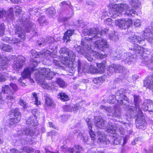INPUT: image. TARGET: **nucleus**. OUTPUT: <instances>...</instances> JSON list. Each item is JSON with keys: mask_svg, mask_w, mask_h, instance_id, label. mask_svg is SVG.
Returning <instances> with one entry per match:
<instances>
[{"mask_svg": "<svg viewBox=\"0 0 153 153\" xmlns=\"http://www.w3.org/2000/svg\"><path fill=\"white\" fill-rule=\"evenodd\" d=\"M74 32V30H69L64 34L63 37V40L64 41H66V42H69L70 39V37L72 35Z\"/></svg>", "mask_w": 153, "mask_h": 153, "instance_id": "obj_37", "label": "nucleus"}, {"mask_svg": "<svg viewBox=\"0 0 153 153\" xmlns=\"http://www.w3.org/2000/svg\"><path fill=\"white\" fill-rule=\"evenodd\" d=\"M13 12H14L16 15V16L18 17L19 16V19L20 17L22 18V17L24 16H21L22 15L23 13V12L22 11L21 7L17 5L14 8H13Z\"/></svg>", "mask_w": 153, "mask_h": 153, "instance_id": "obj_38", "label": "nucleus"}, {"mask_svg": "<svg viewBox=\"0 0 153 153\" xmlns=\"http://www.w3.org/2000/svg\"><path fill=\"white\" fill-rule=\"evenodd\" d=\"M137 115L134 117H131L130 116H127L129 118H135L137 117L136 119V125L137 128L143 129L146 125L147 122L145 119V117L142 111L141 114H139L138 112H136Z\"/></svg>", "mask_w": 153, "mask_h": 153, "instance_id": "obj_13", "label": "nucleus"}, {"mask_svg": "<svg viewBox=\"0 0 153 153\" xmlns=\"http://www.w3.org/2000/svg\"><path fill=\"white\" fill-rule=\"evenodd\" d=\"M25 58L22 56H19L16 58V60L14 61L13 65V68L16 70H18L22 68L25 65Z\"/></svg>", "mask_w": 153, "mask_h": 153, "instance_id": "obj_21", "label": "nucleus"}, {"mask_svg": "<svg viewBox=\"0 0 153 153\" xmlns=\"http://www.w3.org/2000/svg\"><path fill=\"white\" fill-rule=\"evenodd\" d=\"M113 127L116 129V134H117L118 132H119L120 134L123 135L125 133L124 129L121 126L117 123H115L114 126L112 125Z\"/></svg>", "mask_w": 153, "mask_h": 153, "instance_id": "obj_39", "label": "nucleus"}, {"mask_svg": "<svg viewBox=\"0 0 153 153\" xmlns=\"http://www.w3.org/2000/svg\"><path fill=\"white\" fill-rule=\"evenodd\" d=\"M75 134L78 137L82 136L83 137V140H84V142H85L88 140V137H84L83 136L82 132H80L79 131H78L76 132H75Z\"/></svg>", "mask_w": 153, "mask_h": 153, "instance_id": "obj_54", "label": "nucleus"}, {"mask_svg": "<svg viewBox=\"0 0 153 153\" xmlns=\"http://www.w3.org/2000/svg\"><path fill=\"white\" fill-rule=\"evenodd\" d=\"M77 23L76 24V26L78 27H79L82 28H83V21L82 20H78L76 22Z\"/></svg>", "mask_w": 153, "mask_h": 153, "instance_id": "obj_63", "label": "nucleus"}, {"mask_svg": "<svg viewBox=\"0 0 153 153\" xmlns=\"http://www.w3.org/2000/svg\"><path fill=\"white\" fill-rule=\"evenodd\" d=\"M26 123L27 125L32 126H37L38 124V121L36 117H29L26 120Z\"/></svg>", "mask_w": 153, "mask_h": 153, "instance_id": "obj_35", "label": "nucleus"}, {"mask_svg": "<svg viewBox=\"0 0 153 153\" xmlns=\"http://www.w3.org/2000/svg\"><path fill=\"white\" fill-rule=\"evenodd\" d=\"M94 123L98 128L103 129H105L108 133L111 132V129L113 128L111 123H108L106 124V121L101 116L94 117Z\"/></svg>", "mask_w": 153, "mask_h": 153, "instance_id": "obj_10", "label": "nucleus"}, {"mask_svg": "<svg viewBox=\"0 0 153 153\" xmlns=\"http://www.w3.org/2000/svg\"><path fill=\"white\" fill-rule=\"evenodd\" d=\"M134 105H129L126 108L127 111L126 115L130 116L131 117H134L137 115L136 112H138L139 114H141L142 111L140 109V106L142 105L143 102L139 95H134Z\"/></svg>", "mask_w": 153, "mask_h": 153, "instance_id": "obj_8", "label": "nucleus"}, {"mask_svg": "<svg viewBox=\"0 0 153 153\" xmlns=\"http://www.w3.org/2000/svg\"><path fill=\"white\" fill-rule=\"evenodd\" d=\"M149 54L152 56L151 58H148L147 59H146V60L147 61H150V63L149 64V65H146L147 67H148L149 69H150L151 70H153V67H151V66H150V65L151 64V63H152L153 62V53L152 54H151L150 53V52H149Z\"/></svg>", "mask_w": 153, "mask_h": 153, "instance_id": "obj_59", "label": "nucleus"}, {"mask_svg": "<svg viewBox=\"0 0 153 153\" xmlns=\"http://www.w3.org/2000/svg\"><path fill=\"white\" fill-rule=\"evenodd\" d=\"M111 66L113 67L114 72L116 73L124 72L126 69L122 65L120 64H112Z\"/></svg>", "mask_w": 153, "mask_h": 153, "instance_id": "obj_33", "label": "nucleus"}, {"mask_svg": "<svg viewBox=\"0 0 153 153\" xmlns=\"http://www.w3.org/2000/svg\"><path fill=\"white\" fill-rule=\"evenodd\" d=\"M97 134L98 135V142L102 143L103 144H107L109 143V141L106 140L105 135L104 133L101 131H98Z\"/></svg>", "mask_w": 153, "mask_h": 153, "instance_id": "obj_32", "label": "nucleus"}, {"mask_svg": "<svg viewBox=\"0 0 153 153\" xmlns=\"http://www.w3.org/2000/svg\"><path fill=\"white\" fill-rule=\"evenodd\" d=\"M104 80L102 77H99L94 78L93 80V83L97 85H100L102 83Z\"/></svg>", "mask_w": 153, "mask_h": 153, "instance_id": "obj_51", "label": "nucleus"}, {"mask_svg": "<svg viewBox=\"0 0 153 153\" xmlns=\"http://www.w3.org/2000/svg\"><path fill=\"white\" fill-rule=\"evenodd\" d=\"M77 63L78 71L79 73L83 72L92 74H102L105 71L106 69L105 63H97V69L91 64L86 63L84 65H82V62L79 59L78 60Z\"/></svg>", "mask_w": 153, "mask_h": 153, "instance_id": "obj_4", "label": "nucleus"}, {"mask_svg": "<svg viewBox=\"0 0 153 153\" xmlns=\"http://www.w3.org/2000/svg\"><path fill=\"white\" fill-rule=\"evenodd\" d=\"M110 16L113 18L120 15H124L125 17H133L135 15H137V13L134 9L129 7L126 4H115L113 5L109 10Z\"/></svg>", "mask_w": 153, "mask_h": 153, "instance_id": "obj_3", "label": "nucleus"}, {"mask_svg": "<svg viewBox=\"0 0 153 153\" xmlns=\"http://www.w3.org/2000/svg\"><path fill=\"white\" fill-rule=\"evenodd\" d=\"M59 53L61 55L63 56V55H66V57L62 58V59L64 58H66L68 57L70 59H75V58L76 57L75 55L73 52L70 51L69 49L65 47H63L61 48L59 51Z\"/></svg>", "mask_w": 153, "mask_h": 153, "instance_id": "obj_20", "label": "nucleus"}, {"mask_svg": "<svg viewBox=\"0 0 153 153\" xmlns=\"http://www.w3.org/2000/svg\"><path fill=\"white\" fill-rule=\"evenodd\" d=\"M2 45H0V48L3 51L6 52H11L13 51L12 47L9 45L2 44ZM8 61L6 57L1 56L0 53V66H3L7 64Z\"/></svg>", "mask_w": 153, "mask_h": 153, "instance_id": "obj_16", "label": "nucleus"}, {"mask_svg": "<svg viewBox=\"0 0 153 153\" xmlns=\"http://www.w3.org/2000/svg\"><path fill=\"white\" fill-rule=\"evenodd\" d=\"M95 47L101 51H104L105 49L108 48L109 45L106 39H102L96 41L95 42Z\"/></svg>", "mask_w": 153, "mask_h": 153, "instance_id": "obj_22", "label": "nucleus"}, {"mask_svg": "<svg viewBox=\"0 0 153 153\" xmlns=\"http://www.w3.org/2000/svg\"><path fill=\"white\" fill-rule=\"evenodd\" d=\"M113 117L117 118H120L122 117L120 110L119 108L115 109L114 111L113 114Z\"/></svg>", "mask_w": 153, "mask_h": 153, "instance_id": "obj_52", "label": "nucleus"}, {"mask_svg": "<svg viewBox=\"0 0 153 153\" xmlns=\"http://www.w3.org/2000/svg\"><path fill=\"white\" fill-rule=\"evenodd\" d=\"M92 54L94 57L98 59H103L106 57L105 55L102 54L101 52L93 50L92 52Z\"/></svg>", "mask_w": 153, "mask_h": 153, "instance_id": "obj_43", "label": "nucleus"}, {"mask_svg": "<svg viewBox=\"0 0 153 153\" xmlns=\"http://www.w3.org/2000/svg\"><path fill=\"white\" fill-rule=\"evenodd\" d=\"M19 136L22 135H30L32 136L36 134V129L35 128H25L18 131L17 133Z\"/></svg>", "mask_w": 153, "mask_h": 153, "instance_id": "obj_25", "label": "nucleus"}, {"mask_svg": "<svg viewBox=\"0 0 153 153\" xmlns=\"http://www.w3.org/2000/svg\"><path fill=\"white\" fill-rule=\"evenodd\" d=\"M113 127L116 129V134H117L118 132H119L120 134L123 135L125 133L124 129L121 126L117 123H115L114 126L112 125Z\"/></svg>", "mask_w": 153, "mask_h": 153, "instance_id": "obj_40", "label": "nucleus"}, {"mask_svg": "<svg viewBox=\"0 0 153 153\" xmlns=\"http://www.w3.org/2000/svg\"><path fill=\"white\" fill-rule=\"evenodd\" d=\"M105 29H107L108 31L106 33H102V36L103 35H106L107 34H108V37L109 39L115 42H117L119 39L118 34L117 32H115L114 31H110L107 28Z\"/></svg>", "mask_w": 153, "mask_h": 153, "instance_id": "obj_28", "label": "nucleus"}, {"mask_svg": "<svg viewBox=\"0 0 153 153\" xmlns=\"http://www.w3.org/2000/svg\"><path fill=\"white\" fill-rule=\"evenodd\" d=\"M2 40L4 42L10 43V41H13L14 44L19 43L20 42V40L17 38H12L6 36L4 37L2 39Z\"/></svg>", "mask_w": 153, "mask_h": 153, "instance_id": "obj_41", "label": "nucleus"}, {"mask_svg": "<svg viewBox=\"0 0 153 153\" xmlns=\"http://www.w3.org/2000/svg\"><path fill=\"white\" fill-rule=\"evenodd\" d=\"M39 72V80L41 79L51 80L54 75H56V74L54 72L52 71L50 69L42 68L40 71H37Z\"/></svg>", "mask_w": 153, "mask_h": 153, "instance_id": "obj_12", "label": "nucleus"}, {"mask_svg": "<svg viewBox=\"0 0 153 153\" xmlns=\"http://www.w3.org/2000/svg\"><path fill=\"white\" fill-rule=\"evenodd\" d=\"M46 13L51 16L53 17L56 14V12L55 9L53 8H49L46 10Z\"/></svg>", "mask_w": 153, "mask_h": 153, "instance_id": "obj_50", "label": "nucleus"}, {"mask_svg": "<svg viewBox=\"0 0 153 153\" xmlns=\"http://www.w3.org/2000/svg\"><path fill=\"white\" fill-rule=\"evenodd\" d=\"M6 14V11L4 9L1 8L0 9V18L5 16Z\"/></svg>", "mask_w": 153, "mask_h": 153, "instance_id": "obj_61", "label": "nucleus"}, {"mask_svg": "<svg viewBox=\"0 0 153 153\" xmlns=\"http://www.w3.org/2000/svg\"><path fill=\"white\" fill-rule=\"evenodd\" d=\"M12 112L11 115L13 116V117L9 120L7 121V123L10 126L13 125L15 123L19 122L21 120V114L18 108L12 109Z\"/></svg>", "mask_w": 153, "mask_h": 153, "instance_id": "obj_15", "label": "nucleus"}, {"mask_svg": "<svg viewBox=\"0 0 153 153\" xmlns=\"http://www.w3.org/2000/svg\"><path fill=\"white\" fill-rule=\"evenodd\" d=\"M31 54L34 58H46V59L53 62V64L58 68H61L60 59L56 54H53L48 50H43L40 52H37L34 50L31 51Z\"/></svg>", "mask_w": 153, "mask_h": 153, "instance_id": "obj_5", "label": "nucleus"}, {"mask_svg": "<svg viewBox=\"0 0 153 153\" xmlns=\"http://www.w3.org/2000/svg\"><path fill=\"white\" fill-rule=\"evenodd\" d=\"M39 10V8H37L35 7H34L31 8L29 11L30 14H32L36 15V13L38 12Z\"/></svg>", "mask_w": 153, "mask_h": 153, "instance_id": "obj_58", "label": "nucleus"}, {"mask_svg": "<svg viewBox=\"0 0 153 153\" xmlns=\"http://www.w3.org/2000/svg\"><path fill=\"white\" fill-rule=\"evenodd\" d=\"M58 97L60 98L62 101H67L69 100L68 96L64 93H59L58 95Z\"/></svg>", "mask_w": 153, "mask_h": 153, "instance_id": "obj_48", "label": "nucleus"}, {"mask_svg": "<svg viewBox=\"0 0 153 153\" xmlns=\"http://www.w3.org/2000/svg\"><path fill=\"white\" fill-rule=\"evenodd\" d=\"M54 41V39L51 36H48L45 38H42L37 42V44L39 46H44L48 44H52Z\"/></svg>", "mask_w": 153, "mask_h": 153, "instance_id": "obj_27", "label": "nucleus"}, {"mask_svg": "<svg viewBox=\"0 0 153 153\" xmlns=\"http://www.w3.org/2000/svg\"><path fill=\"white\" fill-rule=\"evenodd\" d=\"M17 22H19L16 25L14 28V32L15 34L21 39L24 40L25 39V31L29 32L32 31L33 35L35 36L38 35L36 32L35 24L30 21L29 17H22L18 19Z\"/></svg>", "mask_w": 153, "mask_h": 153, "instance_id": "obj_1", "label": "nucleus"}, {"mask_svg": "<svg viewBox=\"0 0 153 153\" xmlns=\"http://www.w3.org/2000/svg\"><path fill=\"white\" fill-rule=\"evenodd\" d=\"M88 39L86 38L82 39L81 43V45L82 47L80 46H77L74 47V50L78 53L85 57L88 61L91 62L93 60L92 56H93L92 53L93 50H92L90 44L86 42V40Z\"/></svg>", "mask_w": 153, "mask_h": 153, "instance_id": "obj_6", "label": "nucleus"}, {"mask_svg": "<svg viewBox=\"0 0 153 153\" xmlns=\"http://www.w3.org/2000/svg\"><path fill=\"white\" fill-rule=\"evenodd\" d=\"M38 22L41 26H44L47 24L48 22L44 16H41L38 19Z\"/></svg>", "mask_w": 153, "mask_h": 153, "instance_id": "obj_46", "label": "nucleus"}, {"mask_svg": "<svg viewBox=\"0 0 153 153\" xmlns=\"http://www.w3.org/2000/svg\"><path fill=\"white\" fill-rule=\"evenodd\" d=\"M107 102L110 104H114L116 103L118 105H120L118 104V102H117V99L116 97V96L113 95H110L107 98Z\"/></svg>", "mask_w": 153, "mask_h": 153, "instance_id": "obj_42", "label": "nucleus"}, {"mask_svg": "<svg viewBox=\"0 0 153 153\" xmlns=\"http://www.w3.org/2000/svg\"><path fill=\"white\" fill-rule=\"evenodd\" d=\"M104 22L107 25H112V20L111 18L107 19L105 20Z\"/></svg>", "mask_w": 153, "mask_h": 153, "instance_id": "obj_64", "label": "nucleus"}, {"mask_svg": "<svg viewBox=\"0 0 153 153\" xmlns=\"http://www.w3.org/2000/svg\"><path fill=\"white\" fill-rule=\"evenodd\" d=\"M86 121L87 123L88 128L89 129V132L91 137L92 140H94L96 138V135L94 131L91 129L92 128V124L93 123L91 120L87 118L86 119Z\"/></svg>", "mask_w": 153, "mask_h": 153, "instance_id": "obj_31", "label": "nucleus"}, {"mask_svg": "<svg viewBox=\"0 0 153 153\" xmlns=\"http://www.w3.org/2000/svg\"><path fill=\"white\" fill-rule=\"evenodd\" d=\"M9 131L7 130V128H4L2 129L0 127V144H2L3 143V136L4 134L7 133Z\"/></svg>", "mask_w": 153, "mask_h": 153, "instance_id": "obj_47", "label": "nucleus"}, {"mask_svg": "<svg viewBox=\"0 0 153 153\" xmlns=\"http://www.w3.org/2000/svg\"><path fill=\"white\" fill-rule=\"evenodd\" d=\"M128 40L129 41L134 44L133 48H131V49L134 52V56L137 59L140 58L144 65H148L150 62V61L146 60V59H148V58H151L152 56L149 54V51L147 49L141 48L136 44L137 43L142 44L144 41L141 37L136 35L128 37Z\"/></svg>", "mask_w": 153, "mask_h": 153, "instance_id": "obj_2", "label": "nucleus"}, {"mask_svg": "<svg viewBox=\"0 0 153 153\" xmlns=\"http://www.w3.org/2000/svg\"><path fill=\"white\" fill-rule=\"evenodd\" d=\"M125 90L123 88L118 90L116 93V97L118 104L125 105L127 102H129V100L124 94Z\"/></svg>", "mask_w": 153, "mask_h": 153, "instance_id": "obj_14", "label": "nucleus"}, {"mask_svg": "<svg viewBox=\"0 0 153 153\" xmlns=\"http://www.w3.org/2000/svg\"><path fill=\"white\" fill-rule=\"evenodd\" d=\"M123 51L119 48H118L114 51L113 53L111 54V56L114 57L115 60H119L123 58L124 61L126 63H129L132 61L133 59L136 58L134 54H132L129 53H124L123 56Z\"/></svg>", "mask_w": 153, "mask_h": 153, "instance_id": "obj_9", "label": "nucleus"}, {"mask_svg": "<svg viewBox=\"0 0 153 153\" xmlns=\"http://www.w3.org/2000/svg\"><path fill=\"white\" fill-rule=\"evenodd\" d=\"M144 85L152 90L153 91V76H148L144 81Z\"/></svg>", "mask_w": 153, "mask_h": 153, "instance_id": "obj_29", "label": "nucleus"}, {"mask_svg": "<svg viewBox=\"0 0 153 153\" xmlns=\"http://www.w3.org/2000/svg\"><path fill=\"white\" fill-rule=\"evenodd\" d=\"M114 72V71L111 65L106 70L105 74L106 75L111 76Z\"/></svg>", "mask_w": 153, "mask_h": 153, "instance_id": "obj_53", "label": "nucleus"}, {"mask_svg": "<svg viewBox=\"0 0 153 153\" xmlns=\"http://www.w3.org/2000/svg\"><path fill=\"white\" fill-rule=\"evenodd\" d=\"M45 105L48 106H53L54 105L53 100L49 97L45 96Z\"/></svg>", "mask_w": 153, "mask_h": 153, "instance_id": "obj_49", "label": "nucleus"}, {"mask_svg": "<svg viewBox=\"0 0 153 153\" xmlns=\"http://www.w3.org/2000/svg\"><path fill=\"white\" fill-rule=\"evenodd\" d=\"M68 151L69 152L73 153L75 152L76 153H81L82 151V147L78 144H76L75 146H71L69 148Z\"/></svg>", "mask_w": 153, "mask_h": 153, "instance_id": "obj_34", "label": "nucleus"}, {"mask_svg": "<svg viewBox=\"0 0 153 153\" xmlns=\"http://www.w3.org/2000/svg\"><path fill=\"white\" fill-rule=\"evenodd\" d=\"M42 86L44 88L46 89H49L51 88L50 84L45 81H43V82L42 84Z\"/></svg>", "mask_w": 153, "mask_h": 153, "instance_id": "obj_60", "label": "nucleus"}, {"mask_svg": "<svg viewBox=\"0 0 153 153\" xmlns=\"http://www.w3.org/2000/svg\"><path fill=\"white\" fill-rule=\"evenodd\" d=\"M111 132H109L108 133L109 136L112 137L113 143L115 145L120 144L122 140V138L116 134V129L113 128L111 130Z\"/></svg>", "mask_w": 153, "mask_h": 153, "instance_id": "obj_24", "label": "nucleus"}, {"mask_svg": "<svg viewBox=\"0 0 153 153\" xmlns=\"http://www.w3.org/2000/svg\"><path fill=\"white\" fill-rule=\"evenodd\" d=\"M23 150L24 151L28 153H31L34 151V150L33 148L27 147H24Z\"/></svg>", "mask_w": 153, "mask_h": 153, "instance_id": "obj_62", "label": "nucleus"}, {"mask_svg": "<svg viewBox=\"0 0 153 153\" xmlns=\"http://www.w3.org/2000/svg\"><path fill=\"white\" fill-rule=\"evenodd\" d=\"M69 4H70V3L69 2H67L65 1H63L61 2L59 5L62 8L64 7L70 8Z\"/></svg>", "mask_w": 153, "mask_h": 153, "instance_id": "obj_56", "label": "nucleus"}, {"mask_svg": "<svg viewBox=\"0 0 153 153\" xmlns=\"http://www.w3.org/2000/svg\"><path fill=\"white\" fill-rule=\"evenodd\" d=\"M56 82L57 84L61 88H64L67 85V83L62 79L57 78Z\"/></svg>", "mask_w": 153, "mask_h": 153, "instance_id": "obj_45", "label": "nucleus"}, {"mask_svg": "<svg viewBox=\"0 0 153 153\" xmlns=\"http://www.w3.org/2000/svg\"><path fill=\"white\" fill-rule=\"evenodd\" d=\"M39 63L40 61H38L35 58L31 59L29 65L30 68H27L24 69L22 73V77L21 78H28L30 77L31 71H33L36 70L35 67Z\"/></svg>", "mask_w": 153, "mask_h": 153, "instance_id": "obj_11", "label": "nucleus"}, {"mask_svg": "<svg viewBox=\"0 0 153 153\" xmlns=\"http://www.w3.org/2000/svg\"><path fill=\"white\" fill-rule=\"evenodd\" d=\"M6 14L5 17L8 21H13L15 19L13 14V8H10Z\"/></svg>", "mask_w": 153, "mask_h": 153, "instance_id": "obj_36", "label": "nucleus"}, {"mask_svg": "<svg viewBox=\"0 0 153 153\" xmlns=\"http://www.w3.org/2000/svg\"><path fill=\"white\" fill-rule=\"evenodd\" d=\"M143 36L149 42H153V22L151 26L148 27L143 31Z\"/></svg>", "mask_w": 153, "mask_h": 153, "instance_id": "obj_18", "label": "nucleus"}, {"mask_svg": "<svg viewBox=\"0 0 153 153\" xmlns=\"http://www.w3.org/2000/svg\"><path fill=\"white\" fill-rule=\"evenodd\" d=\"M153 102L150 99L146 100L143 102L142 105L140 106L141 110H143L144 111H149L152 113L153 114Z\"/></svg>", "mask_w": 153, "mask_h": 153, "instance_id": "obj_23", "label": "nucleus"}, {"mask_svg": "<svg viewBox=\"0 0 153 153\" xmlns=\"http://www.w3.org/2000/svg\"><path fill=\"white\" fill-rule=\"evenodd\" d=\"M115 23L120 29H126L132 25V22L131 19H130L128 20L120 19L115 20Z\"/></svg>", "mask_w": 153, "mask_h": 153, "instance_id": "obj_17", "label": "nucleus"}, {"mask_svg": "<svg viewBox=\"0 0 153 153\" xmlns=\"http://www.w3.org/2000/svg\"><path fill=\"white\" fill-rule=\"evenodd\" d=\"M108 31L107 29H104L99 31L98 28H92L90 29H84L82 30L83 34L85 36L88 35V36L82 39L81 41L85 38L87 39H88L86 40V42L90 44L89 41L101 37L102 34L106 33Z\"/></svg>", "mask_w": 153, "mask_h": 153, "instance_id": "obj_7", "label": "nucleus"}, {"mask_svg": "<svg viewBox=\"0 0 153 153\" xmlns=\"http://www.w3.org/2000/svg\"><path fill=\"white\" fill-rule=\"evenodd\" d=\"M2 92L3 93H6L9 95L7 96L6 99L8 100L7 101L9 102H11L12 101L14 100L15 97L12 95L14 94V91L12 90L7 85H5L2 87L1 90Z\"/></svg>", "mask_w": 153, "mask_h": 153, "instance_id": "obj_19", "label": "nucleus"}, {"mask_svg": "<svg viewBox=\"0 0 153 153\" xmlns=\"http://www.w3.org/2000/svg\"><path fill=\"white\" fill-rule=\"evenodd\" d=\"M79 108V105L78 104L69 105H64L63 106V109L66 111L71 112L73 111L74 113L77 111Z\"/></svg>", "mask_w": 153, "mask_h": 153, "instance_id": "obj_30", "label": "nucleus"}, {"mask_svg": "<svg viewBox=\"0 0 153 153\" xmlns=\"http://www.w3.org/2000/svg\"><path fill=\"white\" fill-rule=\"evenodd\" d=\"M19 104L20 105L25 108L27 107V103L22 99H20L19 100Z\"/></svg>", "mask_w": 153, "mask_h": 153, "instance_id": "obj_57", "label": "nucleus"}, {"mask_svg": "<svg viewBox=\"0 0 153 153\" xmlns=\"http://www.w3.org/2000/svg\"><path fill=\"white\" fill-rule=\"evenodd\" d=\"M140 0H131V6L135 9L139 7L140 5Z\"/></svg>", "mask_w": 153, "mask_h": 153, "instance_id": "obj_44", "label": "nucleus"}, {"mask_svg": "<svg viewBox=\"0 0 153 153\" xmlns=\"http://www.w3.org/2000/svg\"><path fill=\"white\" fill-rule=\"evenodd\" d=\"M32 113L33 115L34 116V117H36V119H37V117L40 114V112L37 109H34L32 110Z\"/></svg>", "mask_w": 153, "mask_h": 153, "instance_id": "obj_55", "label": "nucleus"}, {"mask_svg": "<svg viewBox=\"0 0 153 153\" xmlns=\"http://www.w3.org/2000/svg\"><path fill=\"white\" fill-rule=\"evenodd\" d=\"M74 59H70L68 57L64 58L62 59V63L66 66L68 67V70L70 73L73 74L74 73L75 68L72 67L73 62L72 60Z\"/></svg>", "mask_w": 153, "mask_h": 153, "instance_id": "obj_26", "label": "nucleus"}]
</instances>
